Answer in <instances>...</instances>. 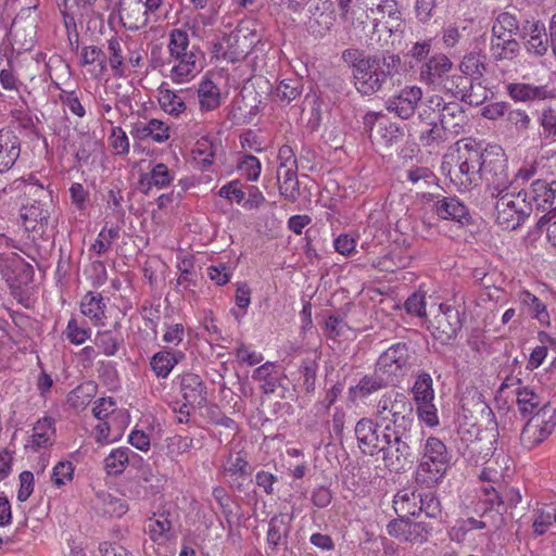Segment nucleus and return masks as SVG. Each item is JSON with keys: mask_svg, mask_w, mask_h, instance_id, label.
I'll list each match as a JSON object with an SVG mask.
<instances>
[{"mask_svg": "<svg viewBox=\"0 0 556 556\" xmlns=\"http://www.w3.org/2000/svg\"><path fill=\"white\" fill-rule=\"evenodd\" d=\"M453 67L452 61L443 53L432 55L419 72L420 80L427 85H438Z\"/></svg>", "mask_w": 556, "mask_h": 556, "instance_id": "a211bd4d", "label": "nucleus"}, {"mask_svg": "<svg viewBox=\"0 0 556 556\" xmlns=\"http://www.w3.org/2000/svg\"><path fill=\"white\" fill-rule=\"evenodd\" d=\"M317 369H318V364L314 359L303 361V363L300 367V372L303 377V387H304L306 393H312L315 390Z\"/></svg>", "mask_w": 556, "mask_h": 556, "instance_id": "4d7b16f0", "label": "nucleus"}, {"mask_svg": "<svg viewBox=\"0 0 556 556\" xmlns=\"http://www.w3.org/2000/svg\"><path fill=\"white\" fill-rule=\"evenodd\" d=\"M21 154L18 137L10 129H0V174L11 169Z\"/></svg>", "mask_w": 556, "mask_h": 556, "instance_id": "6ab92c4d", "label": "nucleus"}, {"mask_svg": "<svg viewBox=\"0 0 556 556\" xmlns=\"http://www.w3.org/2000/svg\"><path fill=\"white\" fill-rule=\"evenodd\" d=\"M518 31H519L518 21L513 14H510L508 12L501 13L496 17V20L492 26V34L503 35L505 37H507L508 35L516 37Z\"/></svg>", "mask_w": 556, "mask_h": 556, "instance_id": "09e8293b", "label": "nucleus"}, {"mask_svg": "<svg viewBox=\"0 0 556 556\" xmlns=\"http://www.w3.org/2000/svg\"><path fill=\"white\" fill-rule=\"evenodd\" d=\"M540 137L547 141H556V102L542 109L539 117Z\"/></svg>", "mask_w": 556, "mask_h": 556, "instance_id": "37998d69", "label": "nucleus"}, {"mask_svg": "<svg viewBox=\"0 0 556 556\" xmlns=\"http://www.w3.org/2000/svg\"><path fill=\"white\" fill-rule=\"evenodd\" d=\"M222 472L228 478L231 488L242 491L244 481L252 475V466L248 460L247 453L243 451L229 452L222 466Z\"/></svg>", "mask_w": 556, "mask_h": 556, "instance_id": "ddd939ff", "label": "nucleus"}, {"mask_svg": "<svg viewBox=\"0 0 556 556\" xmlns=\"http://www.w3.org/2000/svg\"><path fill=\"white\" fill-rule=\"evenodd\" d=\"M239 169L249 180L255 181L261 174V163L254 155H245L239 164Z\"/></svg>", "mask_w": 556, "mask_h": 556, "instance_id": "338daca9", "label": "nucleus"}, {"mask_svg": "<svg viewBox=\"0 0 556 556\" xmlns=\"http://www.w3.org/2000/svg\"><path fill=\"white\" fill-rule=\"evenodd\" d=\"M198 97L200 106L204 111L215 110L220 104L219 88L210 79L200 84Z\"/></svg>", "mask_w": 556, "mask_h": 556, "instance_id": "79ce46f5", "label": "nucleus"}, {"mask_svg": "<svg viewBox=\"0 0 556 556\" xmlns=\"http://www.w3.org/2000/svg\"><path fill=\"white\" fill-rule=\"evenodd\" d=\"M1 274L10 288H21L33 281L34 268L16 253L0 257Z\"/></svg>", "mask_w": 556, "mask_h": 556, "instance_id": "9b49d317", "label": "nucleus"}, {"mask_svg": "<svg viewBox=\"0 0 556 556\" xmlns=\"http://www.w3.org/2000/svg\"><path fill=\"white\" fill-rule=\"evenodd\" d=\"M167 63L172 66L170 78L177 84L187 83L198 72L194 47L190 48L188 34L182 29H173L167 46Z\"/></svg>", "mask_w": 556, "mask_h": 556, "instance_id": "7ed1b4c3", "label": "nucleus"}, {"mask_svg": "<svg viewBox=\"0 0 556 556\" xmlns=\"http://www.w3.org/2000/svg\"><path fill=\"white\" fill-rule=\"evenodd\" d=\"M193 447V439L185 435H174L167 439V450L172 455H181Z\"/></svg>", "mask_w": 556, "mask_h": 556, "instance_id": "e2e57ef3", "label": "nucleus"}, {"mask_svg": "<svg viewBox=\"0 0 556 556\" xmlns=\"http://www.w3.org/2000/svg\"><path fill=\"white\" fill-rule=\"evenodd\" d=\"M291 517L285 514L275 515L268 525L267 531V549L269 556H276V552L280 545L286 544L289 532V523Z\"/></svg>", "mask_w": 556, "mask_h": 556, "instance_id": "4be33fe9", "label": "nucleus"}, {"mask_svg": "<svg viewBox=\"0 0 556 556\" xmlns=\"http://www.w3.org/2000/svg\"><path fill=\"white\" fill-rule=\"evenodd\" d=\"M129 453L128 447L113 450L104 460L106 472L111 476L122 473L129 462Z\"/></svg>", "mask_w": 556, "mask_h": 556, "instance_id": "49530a36", "label": "nucleus"}, {"mask_svg": "<svg viewBox=\"0 0 556 556\" xmlns=\"http://www.w3.org/2000/svg\"><path fill=\"white\" fill-rule=\"evenodd\" d=\"M439 118L440 124L452 139L465 132L468 124V116L458 102H445L440 96H432L427 99L419 112V118H430V115Z\"/></svg>", "mask_w": 556, "mask_h": 556, "instance_id": "20e7f679", "label": "nucleus"}, {"mask_svg": "<svg viewBox=\"0 0 556 556\" xmlns=\"http://www.w3.org/2000/svg\"><path fill=\"white\" fill-rule=\"evenodd\" d=\"M422 98V90L417 86L405 87L397 94L388 99L386 108L402 119H408L416 111Z\"/></svg>", "mask_w": 556, "mask_h": 556, "instance_id": "2eb2a0df", "label": "nucleus"}, {"mask_svg": "<svg viewBox=\"0 0 556 556\" xmlns=\"http://www.w3.org/2000/svg\"><path fill=\"white\" fill-rule=\"evenodd\" d=\"M159 103L164 112L173 116H178L186 110V103L181 97L163 86L159 89Z\"/></svg>", "mask_w": 556, "mask_h": 556, "instance_id": "a18cd8bd", "label": "nucleus"}, {"mask_svg": "<svg viewBox=\"0 0 556 556\" xmlns=\"http://www.w3.org/2000/svg\"><path fill=\"white\" fill-rule=\"evenodd\" d=\"M506 89L509 97L517 102L541 101L555 96V90L548 89L545 85L534 86L531 84L513 83L508 84Z\"/></svg>", "mask_w": 556, "mask_h": 556, "instance_id": "aec40b11", "label": "nucleus"}, {"mask_svg": "<svg viewBox=\"0 0 556 556\" xmlns=\"http://www.w3.org/2000/svg\"><path fill=\"white\" fill-rule=\"evenodd\" d=\"M539 229L546 227L547 241L556 248V208L549 210L536 224Z\"/></svg>", "mask_w": 556, "mask_h": 556, "instance_id": "052dcab7", "label": "nucleus"}, {"mask_svg": "<svg viewBox=\"0 0 556 556\" xmlns=\"http://www.w3.org/2000/svg\"><path fill=\"white\" fill-rule=\"evenodd\" d=\"M484 161L483 154L478 149L466 144L465 150L459 151L457 168L453 172L456 184L465 190L477 186L482 177Z\"/></svg>", "mask_w": 556, "mask_h": 556, "instance_id": "0eeeda50", "label": "nucleus"}, {"mask_svg": "<svg viewBox=\"0 0 556 556\" xmlns=\"http://www.w3.org/2000/svg\"><path fill=\"white\" fill-rule=\"evenodd\" d=\"M462 319L459 311L451 305L441 304L439 313L431 321L433 336L441 342H447L456 337L462 328Z\"/></svg>", "mask_w": 556, "mask_h": 556, "instance_id": "f8f14e48", "label": "nucleus"}, {"mask_svg": "<svg viewBox=\"0 0 556 556\" xmlns=\"http://www.w3.org/2000/svg\"><path fill=\"white\" fill-rule=\"evenodd\" d=\"M482 175L486 180V193L492 197H500L502 193L509 192L513 187V180L507 172V161L503 155L492 160L484 161Z\"/></svg>", "mask_w": 556, "mask_h": 556, "instance_id": "1a4fd4ad", "label": "nucleus"}, {"mask_svg": "<svg viewBox=\"0 0 556 556\" xmlns=\"http://www.w3.org/2000/svg\"><path fill=\"white\" fill-rule=\"evenodd\" d=\"M488 98L486 90L482 87L481 83H475L471 80L470 88H466L459 100L470 105L478 106L484 102Z\"/></svg>", "mask_w": 556, "mask_h": 556, "instance_id": "13d9d810", "label": "nucleus"}, {"mask_svg": "<svg viewBox=\"0 0 556 556\" xmlns=\"http://www.w3.org/2000/svg\"><path fill=\"white\" fill-rule=\"evenodd\" d=\"M432 378L428 372H420L415 380L413 386V394L416 403L433 401L434 391L432 387Z\"/></svg>", "mask_w": 556, "mask_h": 556, "instance_id": "de8ad7c7", "label": "nucleus"}, {"mask_svg": "<svg viewBox=\"0 0 556 556\" xmlns=\"http://www.w3.org/2000/svg\"><path fill=\"white\" fill-rule=\"evenodd\" d=\"M506 119L519 132L527 131L531 125L530 115L520 109L509 110Z\"/></svg>", "mask_w": 556, "mask_h": 556, "instance_id": "680f3d73", "label": "nucleus"}, {"mask_svg": "<svg viewBox=\"0 0 556 556\" xmlns=\"http://www.w3.org/2000/svg\"><path fill=\"white\" fill-rule=\"evenodd\" d=\"M516 403L518 410L521 415H535L542 413L543 409H555L551 406L549 402L542 397L539 393L534 392L529 387L519 388L516 392Z\"/></svg>", "mask_w": 556, "mask_h": 556, "instance_id": "5701e85b", "label": "nucleus"}, {"mask_svg": "<svg viewBox=\"0 0 556 556\" xmlns=\"http://www.w3.org/2000/svg\"><path fill=\"white\" fill-rule=\"evenodd\" d=\"M517 188L509 192L502 193L495 199V219L505 230H515L531 214L532 203L527 201V193L516 191Z\"/></svg>", "mask_w": 556, "mask_h": 556, "instance_id": "39448f33", "label": "nucleus"}, {"mask_svg": "<svg viewBox=\"0 0 556 556\" xmlns=\"http://www.w3.org/2000/svg\"><path fill=\"white\" fill-rule=\"evenodd\" d=\"M180 392L189 405L201 407L206 403V387L201 377L193 372L180 376Z\"/></svg>", "mask_w": 556, "mask_h": 556, "instance_id": "412c9836", "label": "nucleus"}, {"mask_svg": "<svg viewBox=\"0 0 556 556\" xmlns=\"http://www.w3.org/2000/svg\"><path fill=\"white\" fill-rule=\"evenodd\" d=\"M130 135L140 141L152 139L156 143H163L169 139V127L157 118L138 121L131 125Z\"/></svg>", "mask_w": 556, "mask_h": 556, "instance_id": "f3484780", "label": "nucleus"}, {"mask_svg": "<svg viewBox=\"0 0 556 556\" xmlns=\"http://www.w3.org/2000/svg\"><path fill=\"white\" fill-rule=\"evenodd\" d=\"M556 427V409H543L535 413L523 426L520 443L528 450L535 447L547 439Z\"/></svg>", "mask_w": 556, "mask_h": 556, "instance_id": "6e6552de", "label": "nucleus"}, {"mask_svg": "<svg viewBox=\"0 0 556 556\" xmlns=\"http://www.w3.org/2000/svg\"><path fill=\"white\" fill-rule=\"evenodd\" d=\"M419 494L407 490L399 492L393 500V508L400 518L418 515Z\"/></svg>", "mask_w": 556, "mask_h": 556, "instance_id": "58836bf2", "label": "nucleus"}, {"mask_svg": "<svg viewBox=\"0 0 556 556\" xmlns=\"http://www.w3.org/2000/svg\"><path fill=\"white\" fill-rule=\"evenodd\" d=\"M116 402L112 397H101L94 402L93 416L100 421L106 420L115 410Z\"/></svg>", "mask_w": 556, "mask_h": 556, "instance_id": "69168bd1", "label": "nucleus"}, {"mask_svg": "<svg viewBox=\"0 0 556 556\" xmlns=\"http://www.w3.org/2000/svg\"><path fill=\"white\" fill-rule=\"evenodd\" d=\"M182 358L184 353L179 351L163 350L152 356L150 365L159 378H166Z\"/></svg>", "mask_w": 556, "mask_h": 556, "instance_id": "2f4dec72", "label": "nucleus"}, {"mask_svg": "<svg viewBox=\"0 0 556 556\" xmlns=\"http://www.w3.org/2000/svg\"><path fill=\"white\" fill-rule=\"evenodd\" d=\"M418 514L425 513L429 518H439L441 516V504L432 492L419 494Z\"/></svg>", "mask_w": 556, "mask_h": 556, "instance_id": "864d4df0", "label": "nucleus"}, {"mask_svg": "<svg viewBox=\"0 0 556 556\" xmlns=\"http://www.w3.org/2000/svg\"><path fill=\"white\" fill-rule=\"evenodd\" d=\"M51 208V201L34 200L31 203L22 205L20 216L25 230L42 237L49 224Z\"/></svg>", "mask_w": 556, "mask_h": 556, "instance_id": "9d476101", "label": "nucleus"}, {"mask_svg": "<svg viewBox=\"0 0 556 556\" xmlns=\"http://www.w3.org/2000/svg\"><path fill=\"white\" fill-rule=\"evenodd\" d=\"M93 391L92 383L78 386L68 394L67 401L75 408L84 407L90 402Z\"/></svg>", "mask_w": 556, "mask_h": 556, "instance_id": "5fc2aeb1", "label": "nucleus"}, {"mask_svg": "<svg viewBox=\"0 0 556 556\" xmlns=\"http://www.w3.org/2000/svg\"><path fill=\"white\" fill-rule=\"evenodd\" d=\"M519 51L520 46L516 37L492 34L490 52L494 60H513L518 55Z\"/></svg>", "mask_w": 556, "mask_h": 556, "instance_id": "cd10ccee", "label": "nucleus"}, {"mask_svg": "<svg viewBox=\"0 0 556 556\" xmlns=\"http://www.w3.org/2000/svg\"><path fill=\"white\" fill-rule=\"evenodd\" d=\"M392 383L387 377H382L377 372L364 376L356 386L350 388V394L354 399L366 397Z\"/></svg>", "mask_w": 556, "mask_h": 556, "instance_id": "e433bc0d", "label": "nucleus"}, {"mask_svg": "<svg viewBox=\"0 0 556 556\" xmlns=\"http://www.w3.org/2000/svg\"><path fill=\"white\" fill-rule=\"evenodd\" d=\"M174 180V173L169 170L164 163H156L152 166L150 173L141 174L139 188L142 193L148 194L152 187L159 189L165 188Z\"/></svg>", "mask_w": 556, "mask_h": 556, "instance_id": "393cba45", "label": "nucleus"}, {"mask_svg": "<svg viewBox=\"0 0 556 556\" xmlns=\"http://www.w3.org/2000/svg\"><path fill=\"white\" fill-rule=\"evenodd\" d=\"M81 313L90 319L99 323L103 319L105 313V304L100 293L88 292L80 304Z\"/></svg>", "mask_w": 556, "mask_h": 556, "instance_id": "c03bdc74", "label": "nucleus"}, {"mask_svg": "<svg viewBox=\"0 0 556 556\" xmlns=\"http://www.w3.org/2000/svg\"><path fill=\"white\" fill-rule=\"evenodd\" d=\"M301 94V88L298 80H282L277 86L275 97L281 104L287 105Z\"/></svg>", "mask_w": 556, "mask_h": 556, "instance_id": "603ef678", "label": "nucleus"}, {"mask_svg": "<svg viewBox=\"0 0 556 556\" xmlns=\"http://www.w3.org/2000/svg\"><path fill=\"white\" fill-rule=\"evenodd\" d=\"M334 14L332 11H320L318 7L311 11V16L306 22L307 31L315 38L325 37L334 23Z\"/></svg>", "mask_w": 556, "mask_h": 556, "instance_id": "7c9ffc66", "label": "nucleus"}, {"mask_svg": "<svg viewBox=\"0 0 556 556\" xmlns=\"http://www.w3.org/2000/svg\"><path fill=\"white\" fill-rule=\"evenodd\" d=\"M528 39L525 43L529 53L536 56L544 55L549 47L551 38L548 39L544 24L535 22L530 26Z\"/></svg>", "mask_w": 556, "mask_h": 556, "instance_id": "473e14b6", "label": "nucleus"}, {"mask_svg": "<svg viewBox=\"0 0 556 556\" xmlns=\"http://www.w3.org/2000/svg\"><path fill=\"white\" fill-rule=\"evenodd\" d=\"M416 404L418 416L424 422L430 427L437 426L439 424L437 408L433 405V401L418 402Z\"/></svg>", "mask_w": 556, "mask_h": 556, "instance_id": "774afa93", "label": "nucleus"}, {"mask_svg": "<svg viewBox=\"0 0 556 556\" xmlns=\"http://www.w3.org/2000/svg\"><path fill=\"white\" fill-rule=\"evenodd\" d=\"M448 466H438L433 460L420 459V463L416 470V481L427 488H431L437 484L444 477Z\"/></svg>", "mask_w": 556, "mask_h": 556, "instance_id": "f704fd0d", "label": "nucleus"}, {"mask_svg": "<svg viewBox=\"0 0 556 556\" xmlns=\"http://www.w3.org/2000/svg\"><path fill=\"white\" fill-rule=\"evenodd\" d=\"M118 14L125 27L138 30L148 24V11L142 0H119Z\"/></svg>", "mask_w": 556, "mask_h": 556, "instance_id": "dca6fc26", "label": "nucleus"}, {"mask_svg": "<svg viewBox=\"0 0 556 556\" xmlns=\"http://www.w3.org/2000/svg\"><path fill=\"white\" fill-rule=\"evenodd\" d=\"M459 70L471 80L481 79L488 71L486 55L481 51L465 54L459 63Z\"/></svg>", "mask_w": 556, "mask_h": 556, "instance_id": "c85d7f7f", "label": "nucleus"}, {"mask_svg": "<svg viewBox=\"0 0 556 556\" xmlns=\"http://www.w3.org/2000/svg\"><path fill=\"white\" fill-rule=\"evenodd\" d=\"M471 79L465 74L452 75L444 81V89L450 92L454 98L460 99L466 88H470Z\"/></svg>", "mask_w": 556, "mask_h": 556, "instance_id": "6e6d98bb", "label": "nucleus"}, {"mask_svg": "<svg viewBox=\"0 0 556 556\" xmlns=\"http://www.w3.org/2000/svg\"><path fill=\"white\" fill-rule=\"evenodd\" d=\"M375 418L364 417L356 422L354 431L359 450L370 456L381 453L390 470H406L420 445V439L414 435L412 402L401 392L389 391L377 402Z\"/></svg>", "mask_w": 556, "mask_h": 556, "instance_id": "f257e3e1", "label": "nucleus"}, {"mask_svg": "<svg viewBox=\"0 0 556 556\" xmlns=\"http://www.w3.org/2000/svg\"><path fill=\"white\" fill-rule=\"evenodd\" d=\"M74 467L71 462L58 463L52 471L51 480L54 485L62 486L72 481Z\"/></svg>", "mask_w": 556, "mask_h": 556, "instance_id": "bf43d9fd", "label": "nucleus"}, {"mask_svg": "<svg viewBox=\"0 0 556 556\" xmlns=\"http://www.w3.org/2000/svg\"><path fill=\"white\" fill-rule=\"evenodd\" d=\"M412 367V353L406 343L399 342L390 346L378 358L377 372L386 375L393 383L403 377Z\"/></svg>", "mask_w": 556, "mask_h": 556, "instance_id": "423d86ee", "label": "nucleus"}, {"mask_svg": "<svg viewBox=\"0 0 556 556\" xmlns=\"http://www.w3.org/2000/svg\"><path fill=\"white\" fill-rule=\"evenodd\" d=\"M387 531L389 535L412 544H422L430 533V529L424 522H413L405 518L391 520Z\"/></svg>", "mask_w": 556, "mask_h": 556, "instance_id": "4468645a", "label": "nucleus"}, {"mask_svg": "<svg viewBox=\"0 0 556 556\" xmlns=\"http://www.w3.org/2000/svg\"><path fill=\"white\" fill-rule=\"evenodd\" d=\"M531 203L538 210L556 208V180L536 179L531 184Z\"/></svg>", "mask_w": 556, "mask_h": 556, "instance_id": "b1692460", "label": "nucleus"}, {"mask_svg": "<svg viewBox=\"0 0 556 556\" xmlns=\"http://www.w3.org/2000/svg\"><path fill=\"white\" fill-rule=\"evenodd\" d=\"M172 522L164 514L153 515L146 523L144 530L153 542H162L168 539Z\"/></svg>", "mask_w": 556, "mask_h": 556, "instance_id": "ea45409f", "label": "nucleus"}, {"mask_svg": "<svg viewBox=\"0 0 556 556\" xmlns=\"http://www.w3.org/2000/svg\"><path fill=\"white\" fill-rule=\"evenodd\" d=\"M426 127L419 131V141L424 147H437L451 140V136L445 131L435 117L426 118Z\"/></svg>", "mask_w": 556, "mask_h": 556, "instance_id": "c9c22d12", "label": "nucleus"}, {"mask_svg": "<svg viewBox=\"0 0 556 556\" xmlns=\"http://www.w3.org/2000/svg\"><path fill=\"white\" fill-rule=\"evenodd\" d=\"M119 238V227L113 226L109 229L105 227L99 232L97 240L91 245V250L98 255L105 254L112 243Z\"/></svg>", "mask_w": 556, "mask_h": 556, "instance_id": "8fccbe9b", "label": "nucleus"}, {"mask_svg": "<svg viewBox=\"0 0 556 556\" xmlns=\"http://www.w3.org/2000/svg\"><path fill=\"white\" fill-rule=\"evenodd\" d=\"M518 301L533 319L538 320L542 326H549V313L546 305L538 296L523 290L518 293Z\"/></svg>", "mask_w": 556, "mask_h": 556, "instance_id": "c756f323", "label": "nucleus"}, {"mask_svg": "<svg viewBox=\"0 0 556 556\" xmlns=\"http://www.w3.org/2000/svg\"><path fill=\"white\" fill-rule=\"evenodd\" d=\"M108 50H109V63L114 72L115 76H123L124 74V56H123V50H122V43L121 40L116 37L111 38L108 41Z\"/></svg>", "mask_w": 556, "mask_h": 556, "instance_id": "3c124183", "label": "nucleus"}, {"mask_svg": "<svg viewBox=\"0 0 556 556\" xmlns=\"http://www.w3.org/2000/svg\"><path fill=\"white\" fill-rule=\"evenodd\" d=\"M94 343L108 356H113L117 352L118 342L111 331L98 332Z\"/></svg>", "mask_w": 556, "mask_h": 556, "instance_id": "0e129e2a", "label": "nucleus"}, {"mask_svg": "<svg viewBox=\"0 0 556 556\" xmlns=\"http://www.w3.org/2000/svg\"><path fill=\"white\" fill-rule=\"evenodd\" d=\"M421 459L433 460L435 465L448 466L451 456L447 452L445 444L438 438L430 437L424 444Z\"/></svg>", "mask_w": 556, "mask_h": 556, "instance_id": "4c0bfd02", "label": "nucleus"}, {"mask_svg": "<svg viewBox=\"0 0 556 556\" xmlns=\"http://www.w3.org/2000/svg\"><path fill=\"white\" fill-rule=\"evenodd\" d=\"M434 211L442 219H451L460 224L469 220L467 207L455 197H444L435 201Z\"/></svg>", "mask_w": 556, "mask_h": 556, "instance_id": "a878e982", "label": "nucleus"}, {"mask_svg": "<svg viewBox=\"0 0 556 556\" xmlns=\"http://www.w3.org/2000/svg\"><path fill=\"white\" fill-rule=\"evenodd\" d=\"M277 368L275 363L266 362L253 371L252 378L261 382V389L265 394L274 393L280 384Z\"/></svg>", "mask_w": 556, "mask_h": 556, "instance_id": "72a5a7b5", "label": "nucleus"}, {"mask_svg": "<svg viewBox=\"0 0 556 556\" xmlns=\"http://www.w3.org/2000/svg\"><path fill=\"white\" fill-rule=\"evenodd\" d=\"M277 181L281 197L291 203L299 200L301 191L298 179V167L277 168Z\"/></svg>", "mask_w": 556, "mask_h": 556, "instance_id": "bb28decb", "label": "nucleus"}, {"mask_svg": "<svg viewBox=\"0 0 556 556\" xmlns=\"http://www.w3.org/2000/svg\"><path fill=\"white\" fill-rule=\"evenodd\" d=\"M343 58L352 63L354 86L363 96L380 91L387 79L401 66V58L390 52L366 55L356 49H349L343 52Z\"/></svg>", "mask_w": 556, "mask_h": 556, "instance_id": "f03ea898", "label": "nucleus"}, {"mask_svg": "<svg viewBox=\"0 0 556 556\" xmlns=\"http://www.w3.org/2000/svg\"><path fill=\"white\" fill-rule=\"evenodd\" d=\"M54 432L55 430L51 418L45 417L39 419L33 428V446L40 448L52 445Z\"/></svg>", "mask_w": 556, "mask_h": 556, "instance_id": "a19ab883", "label": "nucleus"}]
</instances>
